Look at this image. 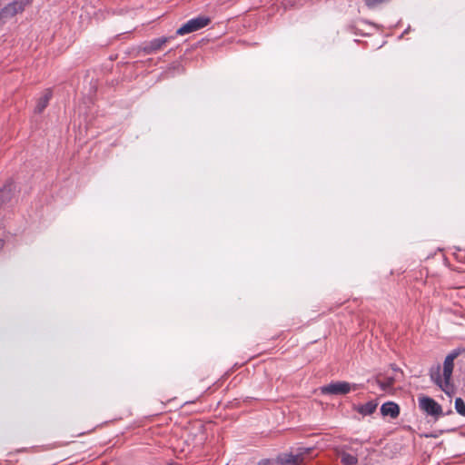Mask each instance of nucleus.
I'll list each match as a JSON object with an SVG mask.
<instances>
[{
    "label": "nucleus",
    "instance_id": "nucleus-7",
    "mask_svg": "<svg viewBox=\"0 0 465 465\" xmlns=\"http://www.w3.org/2000/svg\"><path fill=\"white\" fill-rule=\"evenodd\" d=\"M173 38V36L155 38V39L144 44L143 49L144 53H146V54L154 53V52L160 50L166 43H168Z\"/></svg>",
    "mask_w": 465,
    "mask_h": 465
},
{
    "label": "nucleus",
    "instance_id": "nucleus-16",
    "mask_svg": "<svg viewBox=\"0 0 465 465\" xmlns=\"http://www.w3.org/2000/svg\"><path fill=\"white\" fill-rule=\"evenodd\" d=\"M4 246V242L2 240H0V249H2Z\"/></svg>",
    "mask_w": 465,
    "mask_h": 465
},
{
    "label": "nucleus",
    "instance_id": "nucleus-2",
    "mask_svg": "<svg viewBox=\"0 0 465 465\" xmlns=\"http://www.w3.org/2000/svg\"><path fill=\"white\" fill-rule=\"evenodd\" d=\"M314 450L312 448H297L290 452L282 453L277 457L276 462L279 465H299L309 462L314 457Z\"/></svg>",
    "mask_w": 465,
    "mask_h": 465
},
{
    "label": "nucleus",
    "instance_id": "nucleus-4",
    "mask_svg": "<svg viewBox=\"0 0 465 465\" xmlns=\"http://www.w3.org/2000/svg\"><path fill=\"white\" fill-rule=\"evenodd\" d=\"M360 388L358 384H351L347 381H338L330 383L322 388V392L323 394H332V395H343L350 392L351 390L355 391Z\"/></svg>",
    "mask_w": 465,
    "mask_h": 465
},
{
    "label": "nucleus",
    "instance_id": "nucleus-3",
    "mask_svg": "<svg viewBox=\"0 0 465 465\" xmlns=\"http://www.w3.org/2000/svg\"><path fill=\"white\" fill-rule=\"evenodd\" d=\"M32 0H13L0 10V24H5L18 14H22Z\"/></svg>",
    "mask_w": 465,
    "mask_h": 465
},
{
    "label": "nucleus",
    "instance_id": "nucleus-10",
    "mask_svg": "<svg viewBox=\"0 0 465 465\" xmlns=\"http://www.w3.org/2000/svg\"><path fill=\"white\" fill-rule=\"evenodd\" d=\"M52 95H53V94H52V90L51 89H46L43 95L37 101V104H36L35 109V112L36 114H41L46 108V106L49 104V101L52 98Z\"/></svg>",
    "mask_w": 465,
    "mask_h": 465
},
{
    "label": "nucleus",
    "instance_id": "nucleus-11",
    "mask_svg": "<svg viewBox=\"0 0 465 465\" xmlns=\"http://www.w3.org/2000/svg\"><path fill=\"white\" fill-rule=\"evenodd\" d=\"M378 406V403L375 401H369L365 404L360 405L356 408L357 411L362 415H370L372 414L376 408Z\"/></svg>",
    "mask_w": 465,
    "mask_h": 465
},
{
    "label": "nucleus",
    "instance_id": "nucleus-14",
    "mask_svg": "<svg viewBox=\"0 0 465 465\" xmlns=\"http://www.w3.org/2000/svg\"><path fill=\"white\" fill-rule=\"evenodd\" d=\"M455 409L459 414L465 416V403L462 399L457 398L455 400Z\"/></svg>",
    "mask_w": 465,
    "mask_h": 465
},
{
    "label": "nucleus",
    "instance_id": "nucleus-8",
    "mask_svg": "<svg viewBox=\"0 0 465 465\" xmlns=\"http://www.w3.org/2000/svg\"><path fill=\"white\" fill-rule=\"evenodd\" d=\"M374 381L385 392L391 391L395 383V378L393 376H387L382 373L377 374Z\"/></svg>",
    "mask_w": 465,
    "mask_h": 465
},
{
    "label": "nucleus",
    "instance_id": "nucleus-1",
    "mask_svg": "<svg viewBox=\"0 0 465 465\" xmlns=\"http://www.w3.org/2000/svg\"><path fill=\"white\" fill-rule=\"evenodd\" d=\"M459 352L454 351L450 353L443 362V375H440V366L437 365L430 370V379L437 384L443 391L449 393L450 389V379L454 368V360L458 357Z\"/></svg>",
    "mask_w": 465,
    "mask_h": 465
},
{
    "label": "nucleus",
    "instance_id": "nucleus-15",
    "mask_svg": "<svg viewBox=\"0 0 465 465\" xmlns=\"http://www.w3.org/2000/svg\"><path fill=\"white\" fill-rule=\"evenodd\" d=\"M269 461V460H262V461L259 462L258 465H268Z\"/></svg>",
    "mask_w": 465,
    "mask_h": 465
},
{
    "label": "nucleus",
    "instance_id": "nucleus-9",
    "mask_svg": "<svg viewBox=\"0 0 465 465\" xmlns=\"http://www.w3.org/2000/svg\"><path fill=\"white\" fill-rule=\"evenodd\" d=\"M381 412L383 416H390L395 419L400 413V408L396 403L389 401L381 405Z\"/></svg>",
    "mask_w": 465,
    "mask_h": 465
},
{
    "label": "nucleus",
    "instance_id": "nucleus-6",
    "mask_svg": "<svg viewBox=\"0 0 465 465\" xmlns=\"http://www.w3.org/2000/svg\"><path fill=\"white\" fill-rule=\"evenodd\" d=\"M420 407L427 414L438 417L441 415V406L430 397H421L419 399Z\"/></svg>",
    "mask_w": 465,
    "mask_h": 465
},
{
    "label": "nucleus",
    "instance_id": "nucleus-13",
    "mask_svg": "<svg viewBox=\"0 0 465 465\" xmlns=\"http://www.w3.org/2000/svg\"><path fill=\"white\" fill-rule=\"evenodd\" d=\"M339 457L341 462L344 465H354L357 463V458L350 453L342 451L339 453Z\"/></svg>",
    "mask_w": 465,
    "mask_h": 465
},
{
    "label": "nucleus",
    "instance_id": "nucleus-5",
    "mask_svg": "<svg viewBox=\"0 0 465 465\" xmlns=\"http://www.w3.org/2000/svg\"><path fill=\"white\" fill-rule=\"evenodd\" d=\"M211 20L210 18L206 16H198L195 18H193L189 20L187 23H185L183 26H181L177 31L176 34L179 35H184L195 31H198L205 26H207L210 24Z\"/></svg>",
    "mask_w": 465,
    "mask_h": 465
},
{
    "label": "nucleus",
    "instance_id": "nucleus-12",
    "mask_svg": "<svg viewBox=\"0 0 465 465\" xmlns=\"http://www.w3.org/2000/svg\"><path fill=\"white\" fill-rule=\"evenodd\" d=\"M12 190V184H6L0 190V206L11 199Z\"/></svg>",
    "mask_w": 465,
    "mask_h": 465
}]
</instances>
